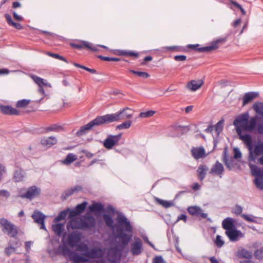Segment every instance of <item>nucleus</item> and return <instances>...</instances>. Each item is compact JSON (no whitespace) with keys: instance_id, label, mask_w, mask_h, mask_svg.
<instances>
[{"instance_id":"1","label":"nucleus","mask_w":263,"mask_h":263,"mask_svg":"<svg viewBox=\"0 0 263 263\" xmlns=\"http://www.w3.org/2000/svg\"><path fill=\"white\" fill-rule=\"evenodd\" d=\"M116 220L117 234L115 237L119 239L122 247H125L132 238L133 227L128 219L123 215H118Z\"/></svg>"},{"instance_id":"2","label":"nucleus","mask_w":263,"mask_h":263,"mask_svg":"<svg viewBox=\"0 0 263 263\" xmlns=\"http://www.w3.org/2000/svg\"><path fill=\"white\" fill-rule=\"evenodd\" d=\"M248 119V114H245L234 120L233 124L236 127L237 133H239L240 130L252 132L254 130L257 123L256 118H251L249 120Z\"/></svg>"},{"instance_id":"3","label":"nucleus","mask_w":263,"mask_h":263,"mask_svg":"<svg viewBox=\"0 0 263 263\" xmlns=\"http://www.w3.org/2000/svg\"><path fill=\"white\" fill-rule=\"evenodd\" d=\"M133 112L134 111L132 109L125 107L115 114H107L105 116H102V118L104 123L106 124L113 122L129 119L133 117Z\"/></svg>"},{"instance_id":"4","label":"nucleus","mask_w":263,"mask_h":263,"mask_svg":"<svg viewBox=\"0 0 263 263\" xmlns=\"http://www.w3.org/2000/svg\"><path fill=\"white\" fill-rule=\"evenodd\" d=\"M0 227L4 233L11 237H15L18 234L17 227L6 218L0 219Z\"/></svg>"},{"instance_id":"5","label":"nucleus","mask_w":263,"mask_h":263,"mask_svg":"<svg viewBox=\"0 0 263 263\" xmlns=\"http://www.w3.org/2000/svg\"><path fill=\"white\" fill-rule=\"evenodd\" d=\"M226 41V39L221 38L211 43V45L208 46L198 48L199 46V44H189L187 45L189 48L193 50H196L199 52H210L213 50L217 49L219 47V44L224 43Z\"/></svg>"},{"instance_id":"6","label":"nucleus","mask_w":263,"mask_h":263,"mask_svg":"<svg viewBox=\"0 0 263 263\" xmlns=\"http://www.w3.org/2000/svg\"><path fill=\"white\" fill-rule=\"evenodd\" d=\"M103 124L104 123L102 116H99L88 124L81 127L80 129L77 132V135L79 137L81 136L93 127Z\"/></svg>"},{"instance_id":"7","label":"nucleus","mask_w":263,"mask_h":263,"mask_svg":"<svg viewBox=\"0 0 263 263\" xmlns=\"http://www.w3.org/2000/svg\"><path fill=\"white\" fill-rule=\"evenodd\" d=\"M61 251L65 255H67L69 259L72 261L73 263L85 262L88 261L86 258L78 254L77 253L70 251L66 247H62Z\"/></svg>"},{"instance_id":"8","label":"nucleus","mask_w":263,"mask_h":263,"mask_svg":"<svg viewBox=\"0 0 263 263\" xmlns=\"http://www.w3.org/2000/svg\"><path fill=\"white\" fill-rule=\"evenodd\" d=\"M30 78L33 80V81L38 85L39 89L38 92L42 95L43 96L46 97L47 95L45 93L44 86L51 87V84L47 82L46 80L36 76L34 74H30Z\"/></svg>"},{"instance_id":"9","label":"nucleus","mask_w":263,"mask_h":263,"mask_svg":"<svg viewBox=\"0 0 263 263\" xmlns=\"http://www.w3.org/2000/svg\"><path fill=\"white\" fill-rule=\"evenodd\" d=\"M134 241L130 244V251L133 255L137 256L141 254L143 250V243L137 237H134Z\"/></svg>"},{"instance_id":"10","label":"nucleus","mask_w":263,"mask_h":263,"mask_svg":"<svg viewBox=\"0 0 263 263\" xmlns=\"http://www.w3.org/2000/svg\"><path fill=\"white\" fill-rule=\"evenodd\" d=\"M122 134L117 135H109L103 142V146L108 149H111L115 145H117L121 139Z\"/></svg>"},{"instance_id":"11","label":"nucleus","mask_w":263,"mask_h":263,"mask_svg":"<svg viewBox=\"0 0 263 263\" xmlns=\"http://www.w3.org/2000/svg\"><path fill=\"white\" fill-rule=\"evenodd\" d=\"M249 160L254 161L257 156L263 154V142L258 143L254 146V148L252 145L251 149H249Z\"/></svg>"},{"instance_id":"12","label":"nucleus","mask_w":263,"mask_h":263,"mask_svg":"<svg viewBox=\"0 0 263 263\" xmlns=\"http://www.w3.org/2000/svg\"><path fill=\"white\" fill-rule=\"evenodd\" d=\"M70 45L71 47L76 49H81L83 48H85L93 51L98 50L97 46H93L91 43L85 41H80L77 43H71Z\"/></svg>"},{"instance_id":"13","label":"nucleus","mask_w":263,"mask_h":263,"mask_svg":"<svg viewBox=\"0 0 263 263\" xmlns=\"http://www.w3.org/2000/svg\"><path fill=\"white\" fill-rule=\"evenodd\" d=\"M41 189L34 185H33L28 189L26 193L21 195L23 198H27L32 199L40 194Z\"/></svg>"},{"instance_id":"14","label":"nucleus","mask_w":263,"mask_h":263,"mask_svg":"<svg viewBox=\"0 0 263 263\" xmlns=\"http://www.w3.org/2000/svg\"><path fill=\"white\" fill-rule=\"evenodd\" d=\"M31 217L35 223L41 225V229L46 230L44 223L46 216L44 214L38 210H35Z\"/></svg>"},{"instance_id":"15","label":"nucleus","mask_w":263,"mask_h":263,"mask_svg":"<svg viewBox=\"0 0 263 263\" xmlns=\"http://www.w3.org/2000/svg\"><path fill=\"white\" fill-rule=\"evenodd\" d=\"M21 243L17 240H10L8 247L5 249V253L7 256H10L16 252V249L21 246Z\"/></svg>"},{"instance_id":"16","label":"nucleus","mask_w":263,"mask_h":263,"mask_svg":"<svg viewBox=\"0 0 263 263\" xmlns=\"http://www.w3.org/2000/svg\"><path fill=\"white\" fill-rule=\"evenodd\" d=\"M223 172L224 167L222 164L217 161L212 165L209 173L214 176H218L221 178Z\"/></svg>"},{"instance_id":"17","label":"nucleus","mask_w":263,"mask_h":263,"mask_svg":"<svg viewBox=\"0 0 263 263\" xmlns=\"http://www.w3.org/2000/svg\"><path fill=\"white\" fill-rule=\"evenodd\" d=\"M225 233L230 240L233 242L237 241L239 237L243 236L242 233L240 231L237 230L236 228L226 231Z\"/></svg>"},{"instance_id":"18","label":"nucleus","mask_w":263,"mask_h":263,"mask_svg":"<svg viewBox=\"0 0 263 263\" xmlns=\"http://www.w3.org/2000/svg\"><path fill=\"white\" fill-rule=\"evenodd\" d=\"M188 212L193 216H200L203 218L207 217V214L202 212V209L197 206H190L187 208Z\"/></svg>"},{"instance_id":"19","label":"nucleus","mask_w":263,"mask_h":263,"mask_svg":"<svg viewBox=\"0 0 263 263\" xmlns=\"http://www.w3.org/2000/svg\"><path fill=\"white\" fill-rule=\"evenodd\" d=\"M107 258L110 263H119L116 261L117 259L120 258V253L117 248L110 249L107 253Z\"/></svg>"},{"instance_id":"20","label":"nucleus","mask_w":263,"mask_h":263,"mask_svg":"<svg viewBox=\"0 0 263 263\" xmlns=\"http://www.w3.org/2000/svg\"><path fill=\"white\" fill-rule=\"evenodd\" d=\"M83 254L86 257L90 258H96L102 257L103 255V252L100 249L93 248L90 250L88 249V251Z\"/></svg>"},{"instance_id":"21","label":"nucleus","mask_w":263,"mask_h":263,"mask_svg":"<svg viewBox=\"0 0 263 263\" xmlns=\"http://www.w3.org/2000/svg\"><path fill=\"white\" fill-rule=\"evenodd\" d=\"M40 142L42 146L47 147H50L56 144L58 142V140L55 137L50 136L42 138Z\"/></svg>"},{"instance_id":"22","label":"nucleus","mask_w":263,"mask_h":263,"mask_svg":"<svg viewBox=\"0 0 263 263\" xmlns=\"http://www.w3.org/2000/svg\"><path fill=\"white\" fill-rule=\"evenodd\" d=\"M95 219L92 216L82 218V229L91 228L95 226Z\"/></svg>"},{"instance_id":"23","label":"nucleus","mask_w":263,"mask_h":263,"mask_svg":"<svg viewBox=\"0 0 263 263\" xmlns=\"http://www.w3.org/2000/svg\"><path fill=\"white\" fill-rule=\"evenodd\" d=\"M1 111L6 115H18L20 111L10 106L0 105Z\"/></svg>"},{"instance_id":"24","label":"nucleus","mask_w":263,"mask_h":263,"mask_svg":"<svg viewBox=\"0 0 263 263\" xmlns=\"http://www.w3.org/2000/svg\"><path fill=\"white\" fill-rule=\"evenodd\" d=\"M235 223V220L234 219L231 217H227L222 221V228L226 230V231L233 229L236 228Z\"/></svg>"},{"instance_id":"25","label":"nucleus","mask_w":263,"mask_h":263,"mask_svg":"<svg viewBox=\"0 0 263 263\" xmlns=\"http://www.w3.org/2000/svg\"><path fill=\"white\" fill-rule=\"evenodd\" d=\"M237 133L239 137V139L246 145L248 149H251V146L252 145V141L251 136L249 134L242 135V130H240L239 133Z\"/></svg>"},{"instance_id":"26","label":"nucleus","mask_w":263,"mask_h":263,"mask_svg":"<svg viewBox=\"0 0 263 263\" xmlns=\"http://www.w3.org/2000/svg\"><path fill=\"white\" fill-rule=\"evenodd\" d=\"M82 229V218H74L71 219L67 225V229Z\"/></svg>"},{"instance_id":"27","label":"nucleus","mask_w":263,"mask_h":263,"mask_svg":"<svg viewBox=\"0 0 263 263\" xmlns=\"http://www.w3.org/2000/svg\"><path fill=\"white\" fill-rule=\"evenodd\" d=\"M191 154L195 159L198 160L205 156V151L202 147H193L191 149Z\"/></svg>"},{"instance_id":"28","label":"nucleus","mask_w":263,"mask_h":263,"mask_svg":"<svg viewBox=\"0 0 263 263\" xmlns=\"http://www.w3.org/2000/svg\"><path fill=\"white\" fill-rule=\"evenodd\" d=\"M80 236L76 233H71L68 237V245L71 247L76 246L80 241Z\"/></svg>"},{"instance_id":"29","label":"nucleus","mask_w":263,"mask_h":263,"mask_svg":"<svg viewBox=\"0 0 263 263\" xmlns=\"http://www.w3.org/2000/svg\"><path fill=\"white\" fill-rule=\"evenodd\" d=\"M203 83V81L201 80H192L187 83V88L192 91H195L200 88Z\"/></svg>"},{"instance_id":"30","label":"nucleus","mask_w":263,"mask_h":263,"mask_svg":"<svg viewBox=\"0 0 263 263\" xmlns=\"http://www.w3.org/2000/svg\"><path fill=\"white\" fill-rule=\"evenodd\" d=\"M82 190V187L80 185L71 187L70 189L66 190L62 194V197L64 199H67L68 197L72 195L74 193L79 192Z\"/></svg>"},{"instance_id":"31","label":"nucleus","mask_w":263,"mask_h":263,"mask_svg":"<svg viewBox=\"0 0 263 263\" xmlns=\"http://www.w3.org/2000/svg\"><path fill=\"white\" fill-rule=\"evenodd\" d=\"M258 96V93L255 92H247L243 98V106L246 105Z\"/></svg>"},{"instance_id":"32","label":"nucleus","mask_w":263,"mask_h":263,"mask_svg":"<svg viewBox=\"0 0 263 263\" xmlns=\"http://www.w3.org/2000/svg\"><path fill=\"white\" fill-rule=\"evenodd\" d=\"M209 168L205 165H200L197 171L198 177L200 180L202 181L204 179L206 174Z\"/></svg>"},{"instance_id":"33","label":"nucleus","mask_w":263,"mask_h":263,"mask_svg":"<svg viewBox=\"0 0 263 263\" xmlns=\"http://www.w3.org/2000/svg\"><path fill=\"white\" fill-rule=\"evenodd\" d=\"M237 255L239 258H245L246 259H251L252 257L251 252L248 251L245 249H241L237 251Z\"/></svg>"},{"instance_id":"34","label":"nucleus","mask_w":263,"mask_h":263,"mask_svg":"<svg viewBox=\"0 0 263 263\" xmlns=\"http://www.w3.org/2000/svg\"><path fill=\"white\" fill-rule=\"evenodd\" d=\"M155 200L158 204L162 205L165 208H168L174 205V203L173 201L164 200L157 197L155 198Z\"/></svg>"},{"instance_id":"35","label":"nucleus","mask_w":263,"mask_h":263,"mask_svg":"<svg viewBox=\"0 0 263 263\" xmlns=\"http://www.w3.org/2000/svg\"><path fill=\"white\" fill-rule=\"evenodd\" d=\"M250 168L252 175L263 177V168H261L260 167L254 165H251L250 166Z\"/></svg>"},{"instance_id":"36","label":"nucleus","mask_w":263,"mask_h":263,"mask_svg":"<svg viewBox=\"0 0 263 263\" xmlns=\"http://www.w3.org/2000/svg\"><path fill=\"white\" fill-rule=\"evenodd\" d=\"M5 17L6 18L7 23L10 26H12L17 29H21L22 28V26L20 24L15 23L13 21L11 16L9 14H5Z\"/></svg>"},{"instance_id":"37","label":"nucleus","mask_w":263,"mask_h":263,"mask_svg":"<svg viewBox=\"0 0 263 263\" xmlns=\"http://www.w3.org/2000/svg\"><path fill=\"white\" fill-rule=\"evenodd\" d=\"M89 209L91 212H101L104 211V206L99 202L93 203L89 206Z\"/></svg>"},{"instance_id":"38","label":"nucleus","mask_w":263,"mask_h":263,"mask_svg":"<svg viewBox=\"0 0 263 263\" xmlns=\"http://www.w3.org/2000/svg\"><path fill=\"white\" fill-rule=\"evenodd\" d=\"M103 218L105 222V224L108 227H109L111 229H114L115 228L116 226L114 224V221L110 216L109 215L104 214L103 215Z\"/></svg>"},{"instance_id":"39","label":"nucleus","mask_w":263,"mask_h":263,"mask_svg":"<svg viewBox=\"0 0 263 263\" xmlns=\"http://www.w3.org/2000/svg\"><path fill=\"white\" fill-rule=\"evenodd\" d=\"M118 55H122V56H130V57H135L136 58L138 57L139 54L137 52H135L132 51L128 50H119L117 51Z\"/></svg>"},{"instance_id":"40","label":"nucleus","mask_w":263,"mask_h":263,"mask_svg":"<svg viewBox=\"0 0 263 263\" xmlns=\"http://www.w3.org/2000/svg\"><path fill=\"white\" fill-rule=\"evenodd\" d=\"M77 159V156L73 154H69L66 158L62 161V163L65 165H69Z\"/></svg>"},{"instance_id":"41","label":"nucleus","mask_w":263,"mask_h":263,"mask_svg":"<svg viewBox=\"0 0 263 263\" xmlns=\"http://www.w3.org/2000/svg\"><path fill=\"white\" fill-rule=\"evenodd\" d=\"M52 228L54 233L58 236H60L64 231V224L61 223L53 224Z\"/></svg>"},{"instance_id":"42","label":"nucleus","mask_w":263,"mask_h":263,"mask_svg":"<svg viewBox=\"0 0 263 263\" xmlns=\"http://www.w3.org/2000/svg\"><path fill=\"white\" fill-rule=\"evenodd\" d=\"M24 178V173L22 170H17L14 174V179L15 182H20L23 180Z\"/></svg>"},{"instance_id":"43","label":"nucleus","mask_w":263,"mask_h":263,"mask_svg":"<svg viewBox=\"0 0 263 263\" xmlns=\"http://www.w3.org/2000/svg\"><path fill=\"white\" fill-rule=\"evenodd\" d=\"M224 120L221 119L216 124L213 125L214 130L217 133V135H219L223 128Z\"/></svg>"},{"instance_id":"44","label":"nucleus","mask_w":263,"mask_h":263,"mask_svg":"<svg viewBox=\"0 0 263 263\" xmlns=\"http://www.w3.org/2000/svg\"><path fill=\"white\" fill-rule=\"evenodd\" d=\"M63 128L60 125H58L57 124H53L51 126L47 127L45 129L46 132H49L51 131L55 132H59L60 131L63 130Z\"/></svg>"},{"instance_id":"45","label":"nucleus","mask_w":263,"mask_h":263,"mask_svg":"<svg viewBox=\"0 0 263 263\" xmlns=\"http://www.w3.org/2000/svg\"><path fill=\"white\" fill-rule=\"evenodd\" d=\"M255 178L254 183L256 186L259 190H263V177H257Z\"/></svg>"},{"instance_id":"46","label":"nucleus","mask_w":263,"mask_h":263,"mask_svg":"<svg viewBox=\"0 0 263 263\" xmlns=\"http://www.w3.org/2000/svg\"><path fill=\"white\" fill-rule=\"evenodd\" d=\"M31 101L28 99L19 100L16 103V107L18 108H25L30 103Z\"/></svg>"},{"instance_id":"47","label":"nucleus","mask_w":263,"mask_h":263,"mask_svg":"<svg viewBox=\"0 0 263 263\" xmlns=\"http://www.w3.org/2000/svg\"><path fill=\"white\" fill-rule=\"evenodd\" d=\"M254 109L257 114L263 116V103L254 104Z\"/></svg>"},{"instance_id":"48","label":"nucleus","mask_w":263,"mask_h":263,"mask_svg":"<svg viewBox=\"0 0 263 263\" xmlns=\"http://www.w3.org/2000/svg\"><path fill=\"white\" fill-rule=\"evenodd\" d=\"M132 125V121L130 120H127L125 122L122 123V124L118 125L117 126V129H128Z\"/></svg>"},{"instance_id":"49","label":"nucleus","mask_w":263,"mask_h":263,"mask_svg":"<svg viewBox=\"0 0 263 263\" xmlns=\"http://www.w3.org/2000/svg\"><path fill=\"white\" fill-rule=\"evenodd\" d=\"M68 210H64V211H62V212H61L59 214V215L57 217L55 218V219L54 220V222H58L64 219L67 215Z\"/></svg>"},{"instance_id":"50","label":"nucleus","mask_w":263,"mask_h":263,"mask_svg":"<svg viewBox=\"0 0 263 263\" xmlns=\"http://www.w3.org/2000/svg\"><path fill=\"white\" fill-rule=\"evenodd\" d=\"M87 205V202H84L80 204L77 205L75 208V210L77 212H78V213L79 214H80L86 209Z\"/></svg>"},{"instance_id":"51","label":"nucleus","mask_w":263,"mask_h":263,"mask_svg":"<svg viewBox=\"0 0 263 263\" xmlns=\"http://www.w3.org/2000/svg\"><path fill=\"white\" fill-rule=\"evenodd\" d=\"M73 65H74L77 67L81 68L82 69H85L86 71L91 73H97V71L95 69H91L89 68H88L87 67H85L83 65H80L79 64H78L77 63H73Z\"/></svg>"},{"instance_id":"52","label":"nucleus","mask_w":263,"mask_h":263,"mask_svg":"<svg viewBox=\"0 0 263 263\" xmlns=\"http://www.w3.org/2000/svg\"><path fill=\"white\" fill-rule=\"evenodd\" d=\"M76 246L77 247V251H78L82 252H84V253L88 251V247L86 244L80 243L79 245H77Z\"/></svg>"},{"instance_id":"53","label":"nucleus","mask_w":263,"mask_h":263,"mask_svg":"<svg viewBox=\"0 0 263 263\" xmlns=\"http://www.w3.org/2000/svg\"><path fill=\"white\" fill-rule=\"evenodd\" d=\"M215 243L218 248H221L224 244V241L222 240L220 235H217L215 240Z\"/></svg>"},{"instance_id":"54","label":"nucleus","mask_w":263,"mask_h":263,"mask_svg":"<svg viewBox=\"0 0 263 263\" xmlns=\"http://www.w3.org/2000/svg\"><path fill=\"white\" fill-rule=\"evenodd\" d=\"M129 71L134 74H137L140 77L147 78L149 77V74L145 72L137 71L134 70H130Z\"/></svg>"},{"instance_id":"55","label":"nucleus","mask_w":263,"mask_h":263,"mask_svg":"<svg viewBox=\"0 0 263 263\" xmlns=\"http://www.w3.org/2000/svg\"><path fill=\"white\" fill-rule=\"evenodd\" d=\"M155 111L153 110H149L146 112H141L139 115L140 118H148L153 116L155 114Z\"/></svg>"},{"instance_id":"56","label":"nucleus","mask_w":263,"mask_h":263,"mask_svg":"<svg viewBox=\"0 0 263 263\" xmlns=\"http://www.w3.org/2000/svg\"><path fill=\"white\" fill-rule=\"evenodd\" d=\"M47 54L48 55H49L50 57H51L52 58H55V59H59V60H60L62 61H63L66 63H68V61L64 57H63L58 54L53 53H51V52H48Z\"/></svg>"},{"instance_id":"57","label":"nucleus","mask_w":263,"mask_h":263,"mask_svg":"<svg viewBox=\"0 0 263 263\" xmlns=\"http://www.w3.org/2000/svg\"><path fill=\"white\" fill-rule=\"evenodd\" d=\"M99 58L104 61H105L117 62V61H120V59L118 58H109V57H103L102 55H99Z\"/></svg>"},{"instance_id":"58","label":"nucleus","mask_w":263,"mask_h":263,"mask_svg":"<svg viewBox=\"0 0 263 263\" xmlns=\"http://www.w3.org/2000/svg\"><path fill=\"white\" fill-rule=\"evenodd\" d=\"M262 253H263V250L262 249H258L255 251L254 252V256L255 257L258 259H261L262 258Z\"/></svg>"},{"instance_id":"59","label":"nucleus","mask_w":263,"mask_h":263,"mask_svg":"<svg viewBox=\"0 0 263 263\" xmlns=\"http://www.w3.org/2000/svg\"><path fill=\"white\" fill-rule=\"evenodd\" d=\"M0 196L7 198L10 196V193L7 190H0Z\"/></svg>"},{"instance_id":"60","label":"nucleus","mask_w":263,"mask_h":263,"mask_svg":"<svg viewBox=\"0 0 263 263\" xmlns=\"http://www.w3.org/2000/svg\"><path fill=\"white\" fill-rule=\"evenodd\" d=\"M174 59L176 61H183L186 59V57L184 55H176Z\"/></svg>"},{"instance_id":"61","label":"nucleus","mask_w":263,"mask_h":263,"mask_svg":"<svg viewBox=\"0 0 263 263\" xmlns=\"http://www.w3.org/2000/svg\"><path fill=\"white\" fill-rule=\"evenodd\" d=\"M153 263H165L161 256H157L153 259Z\"/></svg>"},{"instance_id":"62","label":"nucleus","mask_w":263,"mask_h":263,"mask_svg":"<svg viewBox=\"0 0 263 263\" xmlns=\"http://www.w3.org/2000/svg\"><path fill=\"white\" fill-rule=\"evenodd\" d=\"M79 215V214L78 213V212H77L75 210V209L74 210H72L71 211H70L69 212V218H73L75 217L76 216Z\"/></svg>"},{"instance_id":"63","label":"nucleus","mask_w":263,"mask_h":263,"mask_svg":"<svg viewBox=\"0 0 263 263\" xmlns=\"http://www.w3.org/2000/svg\"><path fill=\"white\" fill-rule=\"evenodd\" d=\"M12 14H13L14 18L16 21H22L23 20V17L21 16L18 15L15 11H13Z\"/></svg>"},{"instance_id":"64","label":"nucleus","mask_w":263,"mask_h":263,"mask_svg":"<svg viewBox=\"0 0 263 263\" xmlns=\"http://www.w3.org/2000/svg\"><path fill=\"white\" fill-rule=\"evenodd\" d=\"M242 208L239 205H236L235 206V209L234 211V213L235 214L239 215L242 212Z\"/></svg>"}]
</instances>
